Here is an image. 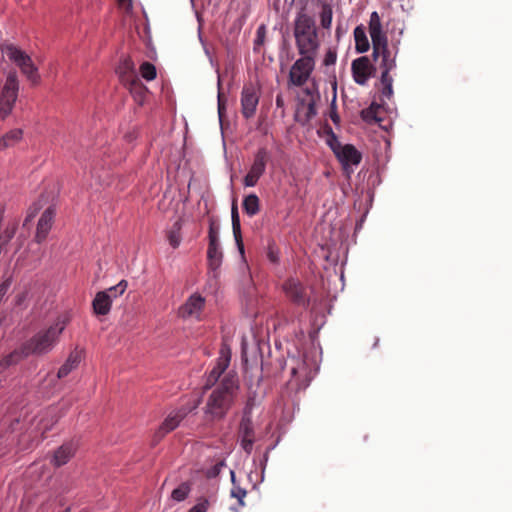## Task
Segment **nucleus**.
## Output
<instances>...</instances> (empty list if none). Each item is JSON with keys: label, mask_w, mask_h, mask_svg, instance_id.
Returning a JSON list of instances; mask_svg holds the SVG:
<instances>
[{"label": "nucleus", "mask_w": 512, "mask_h": 512, "mask_svg": "<svg viewBox=\"0 0 512 512\" xmlns=\"http://www.w3.org/2000/svg\"><path fill=\"white\" fill-rule=\"evenodd\" d=\"M293 34L299 55L316 58L320 48L318 29L315 19L304 9H301L295 17Z\"/></svg>", "instance_id": "obj_2"}, {"label": "nucleus", "mask_w": 512, "mask_h": 512, "mask_svg": "<svg viewBox=\"0 0 512 512\" xmlns=\"http://www.w3.org/2000/svg\"><path fill=\"white\" fill-rule=\"evenodd\" d=\"M190 491H191L190 484L187 482H183L172 491L171 498L174 501L182 502L188 497V495L190 494Z\"/></svg>", "instance_id": "obj_34"}, {"label": "nucleus", "mask_w": 512, "mask_h": 512, "mask_svg": "<svg viewBox=\"0 0 512 512\" xmlns=\"http://www.w3.org/2000/svg\"><path fill=\"white\" fill-rule=\"evenodd\" d=\"M253 404H254V403H253V399H252V398H249V399L247 400V403H246V406H245V408H244V409H247V408H248V409H250V412H251V411H252Z\"/></svg>", "instance_id": "obj_48"}, {"label": "nucleus", "mask_w": 512, "mask_h": 512, "mask_svg": "<svg viewBox=\"0 0 512 512\" xmlns=\"http://www.w3.org/2000/svg\"><path fill=\"white\" fill-rule=\"evenodd\" d=\"M230 475H231V482L233 484V487L230 492L231 497L236 498L238 500L240 506H244L245 505L244 498L247 495V491L245 489L241 488L240 486L236 485L234 471H231Z\"/></svg>", "instance_id": "obj_33"}, {"label": "nucleus", "mask_w": 512, "mask_h": 512, "mask_svg": "<svg viewBox=\"0 0 512 512\" xmlns=\"http://www.w3.org/2000/svg\"><path fill=\"white\" fill-rule=\"evenodd\" d=\"M269 159L270 154L265 147H261L257 150L254 155L253 163L243 180L246 187L256 186L260 177L265 173Z\"/></svg>", "instance_id": "obj_7"}, {"label": "nucleus", "mask_w": 512, "mask_h": 512, "mask_svg": "<svg viewBox=\"0 0 512 512\" xmlns=\"http://www.w3.org/2000/svg\"><path fill=\"white\" fill-rule=\"evenodd\" d=\"M140 74L145 80L152 81L157 76L156 67L150 62H143L140 65Z\"/></svg>", "instance_id": "obj_35"}, {"label": "nucleus", "mask_w": 512, "mask_h": 512, "mask_svg": "<svg viewBox=\"0 0 512 512\" xmlns=\"http://www.w3.org/2000/svg\"><path fill=\"white\" fill-rule=\"evenodd\" d=\"M21 129H13L0 138V150L14 146L22 139Z\"/></svg>", "instance_id": "obj_28"}, {"label": "nucleus", "mask_w": 512, "mask_h": 512, "mask_svg": "<svg viewBox=\"0 0 512 512\" xmlns=\"http://www.w3.org/2000/svg\"><path fill=\"white\" fill-rule=\"evenodd\" d=\"M186 416V412L182 409L172 411L162 422V424L159 426L157 431L154 434L153 437V443L157 444L159 441H161L166 434L172 432L175 430L180 422L184 419Z\"/></svg>", "instance_id": "obj_15"}, {"label": "nucleus", "mask_w": 512, "mask_h": 512, "mask_svg": "<svg viewBox=\"0 0 512 512\" xmlns=\"http://www.w3.org/2000/svg\"><path fill=\"white\" fill-rule=\"evenodd\" d=\"M242 206L244 212L253 217L260 211V200L256 194H249L243 199Z\"/></svg>", "instance_id": "obj_27"}, {"label": "nucleus", "mask_w": 512, "mask_h": 512, "mask_svg": "<svg viewBox=\"0 0 512 512\" xmlns=\"http://www.w3.org/2000/svg\"><path fill=\"white\" fill-rule=\"evenodd\" d=\"M333 10L331 4L321 3L320 24L323 29L330 30L332 26Z\"/></svg>", "instance_id": "obj_30"}, {"label": "nucleus", "mask_w": 512, "mask_h": 512, "mask_svg": "<svg viewBox=\"0 0 512 512\" xmlns=\"http://www.w3.org/2000/svg\"><path fill=\"white\" fill-rule=\"evenodd\" d=\"M316 58L310 56H301L290 68L288 83L289 85L302 87L310 78L315 68Z\"/></svg>", "instance_id": "obj_6"}, {"label": "nucleus", "mask_w": 512, "mask_h": 512, "mask_svg": "<svg viewBox=\"0 0 512 512\" xmlns=\"http://www.w3.org/2000/svg\"><path fill=\"white\" fill-rule=\"evenodd\" d=\"M222 251L220 247V242H209L207 249V258L209 267L212 270H217L222 263Z\"/></svg>", "instance_id": "obj_23"}, {"label": "nucleus", "mask_w": 512, "mask_h": 512, "mask_svg": "<svg viewBox=\"0 0 512 512\" xmlns=\"http://www.w3.org/2000/svg\"><path fill=\"white\" fill-rule=\"evenodd\" d=\"M12 283L11 278H7L1 285H0V302L2 301L4 295L6 294L7 290L9 289L10 285Z\"/></svg>", "instance_id": "obj_42"}, {"label": "nucleus", "mask_w": 512, "mask_h": 512, "mask_svg": "<svg viewBox=\"0 0 512 512\" xmlns=\"http://www.w3.org/2000/svg\"><path fill=\"white\" fill-rule=\"evenodd\" d=\"M119 3L121 5H127V6H130L131 5V0H119Z\"/></svg>", "instance_id": "obj_50"}, {"label": "nucleus", "mask_w": 512, "mask_h": 512, "mask_svg": "<svg viewBox=\"0 0 512 512\" xmlns=\"http://www.w3.org/2000/svg\"><path fill=\"white\" fill-rule=\"evenodd\" d=\"M112 306V296L109 294V291H100L98 292L93 301H92V308L93 312L96 315H107Z\"/></svg>", "instance_id": "obj_21"}, {"label": "nucleus", "mask_w": 512, "mask_h": 512, "mask_svg": "<svg viewBox=\"0 0 512 512\" xmlns=\"http://www.w3.org/2000/svg\"><path fill=\"white\" fill-rule=\"evenodd\" d=\"M231 359V352L230 348L226 345H223L220 350V355L217 359L216 365L213 367V369L209 372L206 382L204 385V389H210L215 387L220 380L222 379L221 376L225 372V370L228 368L230 364Z\"/></svg>", "instance_id": "obj_9"}, {"label": "nucleus", "mask_w": 512, "mask_h": 512, "mask_svg": "<svg viewBox=\"0 0 512 512\" xmlns=\"http://www.w3.org/2000/svg\"><path fill=\"white\" fill-rule=\"evenodd\" d=\"M224 109H225V107H224V104L222 102L221 95L219 94L218 95V112H219V116L220 117L222 116Z\"/></svg>", "instance_id": "obj_44"}, {"label": "nucleus", "mask_w": 512, "mask_h": 512, "mask_svg": "<svg viewBox=\"0 0 512 512\" xmlns=\"http://www.w3.org/2000/svg\"><path fill=\"white\" fill-rule=\"evenodd\" d=\"M265 34H266L265 26L264 25L259 26L256 31V39L254 41V44H255L254 50L257 49V46H260L264 43Z\"/></svg>", "instance_id": "obj_40"}, {"label": "nucleus", "mask_w": 512, "mask_h": 512, "mask_svg": "<svg viewBox=\"0 0 512 512\" xmlns=\"http://www.w3.org/2000/svg\"><path fill=\"white\" fill-rule=\"evenodd\" d=\"M286 297L298 306L306 307L309 303L307 291L303 283L296 278H288L282 285Z\"/></svg>", "instance_id": "obj_11"}, {"label": "nucleus", "mask_w": 512, "mask_h": 512, "mask_svg": "<svg viewBox=\"0 0 512 512\" xmlns=\"http://www.w3.org/2000/svg\"><path fill=\"white\" fill-rule=\"evenodd\" d=\"M352 76L359 85H365L371 77L372 65L366 56L359 57L352 62Z\"/></svg>", "instance_id": "obj_16"}, {"label": "nucleus", "mask_w": 512, "mask_h": 512, "mask_svg": "<svg viewBox=\"0 0 512 512\" xmlns=\"http://www.w3.org/2000/svg\"><path fill=\"white\" fill-rule=\"evenodd\" d=\"M19 81L15 71L8 73L0 94V120L6 119L12 112L18 98Z\"/></svg>", "instance_id": "obj_5"}, {"label": "nucleus", "mask_w": 512, "mask_h": 512, "mask_svg": "<svg viewBox=\"0 0 512 512\" xmlns=\"http://www.w3.org/2000/svg\"><path fill=\"white\" fill-rule=\"evenodd\" d=\"M390 71L382 70L380 82L382 85L381 94L383 97L390 99L393 96V79L390 76Z\"/></svg>", "instance_id": "obj_31"}, {"label": "nucleus", "mask_w": 512, "mask_h": 512, "mask_svg": "<svg viewBox=\"0 0 512 512\" xmlns=\"http://www.w3.org/2000/svg\"><path fill=\"white\" fill-rule=\"evenodd\" d=\"M231 217H232V230H233V235H234L235 241H236L240 251L243 252L240 219H239L237 204L235 202H233V204H232Z\"/></svg>", "instance_id": "obj_25"}, {"label": "nucleus", "mask_w": 512, "mask_h": 512, "mask_svg": "<svg viewBox=\"0 0 512 512\" xmlns=\"http://www.w3.org/2000/svg\"><path fill=\"white\" fill-rule=\"evenodd\" d=\"M2 52L10 61L14 62L20 68L22 74L25 75L32 84L39 82L40 76L37 67L27 53L13 44L5 45Z\"/></svg>", "instance_id": "obj_4"}, {"label": "nucleus", "mask_w": 512, "mask_h": 512, "mask_svg": "<svg viewBox=\"0 0 512 512\" xmlns=\"http://www.w3.org/2000/svg\"><path fill=\"white\" fill-rule=\"evenodd\" d=\"M337 60V53L333 49H328L323 60V64L325 66H331L336 63Z\"/></svg>", "instance_id": "obj_41"}, {"label": "nucleus", "mask_w": 512, "mask_h": 512, "mask_svg": "<svg viewBox=\"0 0 512 512\" xmlns=\"http://www.w3.org/2000/svg\"><path fill=\"white\" fill-rule=\"evenodd\" d=\"M355 49L358 53H365L369 50L370 44L362 26L354 29Z\"/></svg>", "instance_id": "obj_26"}, {"label": "nucleus", "mask_w": 512, "mask_h": 512, "mask_svg": "<svg viewBox=\"0 0 512 512\" xmlns=\"http://www.w3.org/2000/svg\"><path fill=\"white\" fill-rule=\"evenodd\" d=\"M38 209H39V207H36L33 210L29 211L27 217L25 218L24 225H26L29 221H31L35 217Z\"/></svg>", "instance_id": "obj_43"}, {"label": "nucleus", "mask_w": 512, "mask_h": 512, "mask_svg": "<svg viewBox=\"0 0 512 512\" xmlns=\"http://www.w3.org/2000/svg\"><path fill=\"white\" fill-rule=\"evenodd\" d=\"M205 298L194 293L179 307L178 315L183 319L201 320L205 308Z\"/></svg>", "instance_id": "obj_12"}, {"label": "nucleus", "mask_w": 512, "mask_h": 512, "mask_svg": "<svg viewBox=\"0 0 512 512\" xmlns=\"http://www.w3.org/2000/svg\"><path fill=\"white\" fill-rule=\"evenodd\" d=\"M181 229H182V222H181V220H177L173 224L172 228L170 229V231L167 234L169 244L173 248H177L181 243V240H182Z\"/></svg>", "instance_id": "obj_32"}, {"label": "nucleus", "mask_w": 512, "mask_h": 512, "mask_svg": "<svg viewBox=\"0 0 512 512\" xmlns=\"http://www.w3.org/2000/svg\"><path fill=\"white\" fill-rule=\"evenodd\" d=\"M26 357H28V355L24 354V346L22 345L19 349L14 350L5 356L2 360H0V372L12 365L17 364Z\"/></svg>", "instance_id": "obj_24"}, {"label": "nucleus", "mask_w": 512, "mask_h": 512, "mask_svg": "<svg viewBox=\"0 0 512 512\" xmlns=\"http://www.w3.org/2000/svg\"><path fill=\"white\" fill-rule=\"evenodd\" d=\"M55 217V208L53 206H49L41 215L35 235V240L38 243L44 241L52 227L53 220Z\"/></svg>", "instance_id": "obj_19"}, {"label": "nucleus", "mask_w": 512, "mask_h": 512, "mask_svg": "<svg viewBox=\"0 0 512 512\" xmlns=\"http://www.w3.org/2000/svg\"><path fill=\"white\" fill-rule=\"evenodd\" d=\"M128 283L126 280H121L117 285L110 287L106 291L112 296V300L121 296L127 289Z\"/></svg>", "instance_id": "obj_36"}, {"label": "nucleus", "mask_w": 512, "mask_h": 512, "mask_svg": "<svg viewBox=\"0 0 512 512\" xmlns=\"http://www.w3.org/2000/svg\"><path fill=\"white\" fill-rule=\"evenodd\" d=\"M208 238H209V242H218L219 241V225L213 219H210Z\"/></svg>", "instance_id": "obj_38"}, {"label": "nucleus", "mask_w": 512, "mask_h": 512, "mask_svg": "<svg viewBox=\"0 0 512 512\" xmlns=\"http://www.w3.org/2000/svg\"><path fill=\"white\" fill-rule=\"evenodd\" d=\"M276 106L277 107H283L284 106V99L282 97V95L278 94L276 96Z\"/></svg>", "instance_id": "obj_46"}, {"label": "nucleus", "mask_w": 512, "mask_h": 512, "mask_svg": "<svg viewBox=\"0 0 512 512\" xmlns=\"http://www.w3.org/2000/svg\"><path fill=\"white\" fill-rule=\"evenodd\" d=\"M238 435L242 449L247 454H250L255 442V431L252 416H250V409L248 408L243 411V416L239 424Z\"/></svg>", "instance_id": "obj_8"}, {"label": "nucleus", "mask_w": 512, "mask_h": 512, "mask_svg": "<svg viewBox=\"0 0 512 512\" xmlns=\"http://www.w3.org/2000/svg\"><path fill=\"white\" fill-rule=\"evenodd\" d=\"M81 359H82L81 351H79L77 349L73 350L69 354L65 363L59 368L58 373H57V378L62 379L64 377H66L72 370H74L75 368L78 367L79 363L81 362Z\"/></svg>", "instance_id": "obj_22"}, {"label": "nucleus", "mask_w": 512, "mask_h": 512, "mask_svg": "<svg viewBox=\"0 0 512 512\" xmlns=\"http://www.w3.org/2000/svg\"><path fill=\"white\" fill-rule=\"evenodd\" d=\"M210 389L203 408L204 414L209 421L223 420L236 402L240 389L239 378L235 372H228Z\"/></svg>", "instance_id": "obj_1"}, {"label": "nucleus", "mask_w": 512, "mask_h": 512, "mask_svg": "<svg viewBox=\"0 0 512 512\" xmlns=\"http://www.w3.org/2000/svg\"><path fill=\"white\" fill-rule=\"evenodd\" d=\"M268 258L273 263H276L278 261V257L273 251H269Z\"/></svg>", "instance_id": "obj_47"}, {"label": "nucleus", "mask_w": 512, "mask_h": 512, "mask_svg": "<svg viewBox=\"0 0 512 512\" xmlns=\"http://www.w3.org/2000/svg\"><path fill=\"white\" fill-rule=\"evenodd\" d=\"M304 93H305L307 96H309V97H310V99H312V97H313V98H315V99H316V101L319 99V95H318V94L314 95L313 90H312V89H310V88H305V89H304Z\"/></svg>", "instance_id": "obj_45"}, {"label": "nucleus", "mask_w": 512, "mask_h": 512, "mask_svg": "<svg viewBox=\"0 0 512 512\" xmlns=\"http://www.w3.org/2000/svg\"><path fill=\"white\" fill-rule=\"evenodd\" d=\"M68 322V316L62 315L51 326L38 331L23 343L24 354L42 356L52 351Z\"/></svg>", "instance_id": "obj_3"}, {"label": "nucleus", "mask_w": 512, "mask_h": 512, "mask_svg": "<svg viewBox=\"0 0 512 512\" xmlns=\"http://www.w3.org/2000/svg\"><path fill=\"white\" fill-rule=\"evenodd\" d=\"M333 151L347 176L353 172L352 166L358 165L362 160V154L351 144L338 145Z\"/></svg>", "instance_id": "obj_10"}, {"label": "nucleus", "mask_w": 512, "mask_h": 512, "mask_svg": "<svg viewBox=\"0 0 512 512\" xmlns=\"http://www.w3.org/2000/svg\"><path fill=\"white\" fill-rule=\"evenodd\" d=\"M316 99L312 97V99H309V101L306 103L305 101H302L298 107V115L300 116L303 113V121L308 122L313 117L316 116L317 110H316Z\"/></svg>", "instance_id": "obj_29"}, {"label": "nucleus", "mask_w": 512, "mask_h": 512, "mask_svg": "<svg viewBox=\"0 0 512 512\" xmlns=\"http://www.w3.org/2000/svg\"><path fill=\"white\" fill-rule=\"evenodd\" d=\"M379 106L372 104L369 108L362 110L361 116L366 121H379L377 118V111Z\"/></svg>", "instance_id": "obj_37"}, {"label": "nucleus", "mask_w": 512, "mask_h": 512, "mask_svg": "<svg viewBox=\"0 0 512 512\" xmlns=\"http://www.w3.org/2000/svg\"><path fill=\"white\" fill-rule=\"evenodd\" d=\"M78 449V443L75 441H68L63 443L57 450H55L51 464L55 467H60L69 462L74 457Z\"/></svg>", "instance_id": "obj_18"}, {"label": "nucleus", "mask_w": 512, "mask_h": 512, "mask_svg": "<svg viewBox=\"0 0 512 512\" xmlns=\"http://www.w3.org/2000/svg\"><path fill=\"white\" fill-rule=\"evenodd\" d=\"M373 53L372 56L374 60L378 57H381L380 67L382 70L392 71L396 68V60L395 57L392 56V53L388 47V39L381 42L379 46L373 44Z\"/></svg>", "instance_id": "obj_17"}, {"label": "nucleus", "mask_w": 512, "mask_h": 512, "mask_svg": "<svg viewBox=\"0 0 512 512\" xmlns=\"http://www.w3.org/2000/svg\"><path fill=\"white\" fill-rule=\"evenodd\" d=\"M339 34H341L340 27H337V29H336V35H337V36H339Z\"/></svg>", "instance_id": "obj_51"}, {"label": "nucleus", "mask_w": 512, "mask_h": 512, "mask_svg": "<svg viewBox=\"0 0 512 512\" xmlns=\"http://www.w3.org/2000/svg\"><path fill=\"white\" fill-rule=\"evenodd\" d=\"M259 103V95L252 84L245 85L241 92V113L244 118L250 119L254 116Z\"/></svg>", "instance_id": "obj_14"}, {"label": "nucleus", "mask_w": 512, "mask_h": 512, "mask_svg": "<svg viewBox=\"0 0 512 512\" xmlns=\"http://www.w3.org/2000/svg\"><path fill=\"white\" fill-rule=\"evenodd\" d=\"M117 72L123 82L129 83L131 91H136L140 95L145 93L146 87L135 74L134 63L129 57H126L121 61Z\"/></svg>", "instance_id": "obj_13"}, {"label": "nucleus", "mask_w": 512, "mask_h": 512, "mask_svg": "<svg viewBox=\"0 0 512 512\" xmlns=\"http://www.w3.org/2000/svg\"><path fill=\"white\" fill-rule=\"evenodd\" d=\"M209 506H210V503H209L208 499L201 498L187 512H207L209 509Z\"/></svg>", "instance_id": "obj_39"}, {"label": "nucleus", "mask_w": 512, "mask_h": 512, "mask_svg": "<svg viewBox=\"0 0 512 512\" xmlns=\"http://www.w3.org/2000/svg\"><path fill=\"white\" fill-rule=\"evenodd\" d=\"M369 34L372 40V45L379 46L382 41L387 40L386 34L382 31V24L379 14L374 11L370 15L369 20Z\"/></svg>", "instance_id": "obj_20"}, {"label": "nucleus", "mask_w": 512, "mask_h": 512, "mask_svg": "<svg viewBox=\"0 0 512 512\" xmlns=\"http://www.w3.org/2000/svg\"><path fill=\"white\" fill-rule=\"evenodd\" d=\"M331 119L334 123H337L339 121V116L335 112H333L331 113Z\"/></svg>", "instance_id": "obj_49"}]
</instances>
